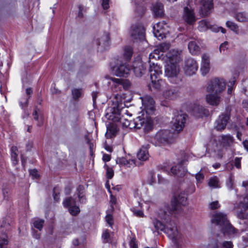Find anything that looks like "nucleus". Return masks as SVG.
I'll use <instances>...</instances> for the list:
<instances>
[{
	"label": "nucleus",
	"mask_w": 248,
	"mask_h": 248,
	"mask_svg": "<svg viewBox=\"0 0 248 248\" xmlns=\"http://www.w3.org/2000/svg\"><path fill=\"white\" fill-rule=\"evenodd\" d=\"M142 107L146 112L149 115L152 114L155 110V102L154 99L150 96H145L141 97Z\"/></svg>",
	"instance_id": "11"
},
{
	"label": "nucleus",
	"mask_w": 248,
	"mask_h": 248,
	"mask_svg": "<svg viewBox=\"0 0 248 248\" xmlns=\"http://www.w3.org/2000/svg\"><path fill=\"white\" fill-rule=\"evenodd\" d=\"M78 197L79 202L81 203H84L86 202V197L85 195V187L83 185H79L77 189Z\"/></svg>",
	"instance_id": "30"
},
{
	"label": "nucleus",
	"mask_w": 248,
	"mask_h": 248,
	"mask_svg": "<svg viewBox=\"0 0 248 248\" xmlns=\"http://www.w3.org/2000/svg\"><path fill=\"white\" fill-rule=\"evenodd\" d=\"M151 83L148 85V87L152 90V88L156 91L160 90L163 86V81L159 77H154L153 78H151Z\"/></svg>",
	"instance_id": "23"
},
{
	"label": "nucleus",
	"mask_w": 248,
	"mask_h": 248,
	"mask_svg": "<svg viewBox=\"0 0 248 248\" xmlns=\"http://www.w3.org/2000/svg\"><path fill=\"white\" fill-rule=\"evenodd\" d=\"M234 140L233 137L230 135H222L220 141L223 147H230L233 144Z\"/></svg>",
	"instance_id": "26"
},
{
	"label": "nucleus",
	"mask_w": 248,
	"mask_h": 248,
	"mask_svg": "<svg viewBox=\"0 0 248 248\" xmlns=\"http://www.w3.org/2000/svg\"><path fill=\"white\" fill-rule=\"evenodd\" d=\"M124 108L120 109V116L122 115H124V114L127 115V116H131L132 114L130 113L128 111L124 108Z\"/></svg>",
	"instance_id": "59"
},
{
	"label": "nucleus",
	"mask_w": 248,
	"mask_h": 248,
	"mask_svg": "<svg viewBox=\"0 0 248 248\" xmlns=\"http://www.w3.org/2000/svg\"><path fill=\"white\" fill-rule=\"evenodd\" d=\"M130 36L136 41H142L145 39V29L141 24L132 25L131 27Z\"/></svg>",
	"instance_id": "6"
},
{
	"label": "nucleus",
	"mask_w": 248,
	"mask_h": 248,
	"mask_svg": "<svg viewBox=\"0 0 248 248\" xmlns=\"http://www.w3.org/2000/svg\"><path fill=\"white\" fill-rule=\"evenodd\" d=\"M85 139H86L87 143H88V144L89 146L91 153H92L93 150V144L91 142V141H90V139H89L88 136H85Z\"/></svg>",
	"instance_id": "61"
},
{
	"label": "nucleus",
	"mask_w": 248,
	"mask_h": 248,
	"mask_svg": "<svg viewBox=\"0 0 248 248\" xmlns=\"http://www.w3.org/2000/svg\"><path fill=\"white\" fill-rule=\"evenodd\" d=\"M7 236L6 234L4 233L1 237H0V248H6L8 241L7 240Z\"/></svg>",
	"instance_id": "42"
},
{
	"label": "nucleus",
	"mask_w": 248,
	"mask_h": 248,
	"mask_svg": "<svg viewBox=\"0 0 248 248\" xmlns=\"http://www.w3.org/2000/svg\"><path fill=\"white\" fill-rule=\"evenodd\" d=\"M227 219L226 214L221 212H216L213 215L211 221L217 225H219L221 228L223 225L226 224Z\"/></svg>",
	"instance_id": "17"
},
{
	"label": "nucleus",
	"mask_w": 248,
	"mask_h": 248,
	"mask_svg": "<svg viewBox=\"0 0 248 248\" xmlns=\"http://www.w3.org/2000/svg\"><path fill=\"white\" fill-rule=\"evenodd\" d=\"M185 20L188 24H191L196 20L193 10L188 7H185L184 9Z\"/></svg>",
	"instance_id": "22"
},
{
	"label": "nucleus",
	"mask_w": 248,
	"mask_h": 248,
	"mask_svg": "<svg viewBox=\"0 0 248 248\" xmlns=\"http://www.w3.org/2000/svg\"><path fill=\"white\" fill-rule=\"evenodd\" d=\"M60 192L57 187L53 189V198L56 202H58L60 199Z\"/></svg>",
	"instance_id": "54"
},
{
	"label": "nucleus",
	"mask_w": 248,
	"mask_h": 248,
	"mask_svg": "<svg viewBox=\"0 0 248 248\" xmlns=\"http://www.w3.org/2000/svg\"><path fill=\"white\" fill-rule=\"evenodd\" d=\"M109 39V35L108 33H105L101 38L97 39L96 43L98 46L101 45L106 46L108 43Z\"/></svg>",
	"instance_id": "34"
},
{
	"label": "nucleus",
	"mask_w": 248,
	"mask_h": 248,
	"mask_svg": "<svg viewBox=\"0 0 248 248\" xmlns=\"http://www.w3.org/2000/svg\"><path fill=\"white\" fill-rule=\"evenodd\" d=\"M230 119V115L228 112L223 113L220 115L216 122L215 128L217 131H222L224 130L228 120Z\"/></svg>",
	"instance_id": "15"
},
{
	"label": "nucleus",
	"mask_w": 248,
	"mask_h": 248,
	"mask_svg": "<svg viewBox=\"0 0 248 248\" xmlns=\"http://www.w3.org/2000/svg\"><path fill=\"white\" fill-rule=\"evenodd\" d=\"M146 8L145 7L142 5H138L136 7V12L138 15V16H141L145 13Z\"/></svg>",
	"instance_id": "47"
},
{
	"label": "nucleus",
	"mask_w": 248,
	"mask_h": 248,
	"mask_svg": "<svg viewBox=\"0 0 248 248\" xmlns=\"http://www.w3.org/2000/svg\"><path fill=\"white\" fill-rule=\"evenodd\" d=\"M209 29L213 31L217 32L219 31H221L223 33H225L226 32V30L221 27H217L215 26H212L211 24V27L209 28Z\"/></svg>",
	"instance_id": "52"
},
{
	"label": "nucleus",
	"mask_w": 248,
	"mask_h": 248,
	"mask_svg": "<svg viewBox=\"0 0 248 248\" xmlns=\"http://www.w3.org/2000/svg\"><path fill=\"white\" fill-rule=\"evenodd\" d=\"M185 162V160H182L177 165L172 167L170 169V173L174 175H177L178 177H183L186 173V170L183 166Z\"/></svg>",
	"instance_id": "19"
},
{
	"label": "nucleus",
	"mask_w": 248,
	"mask_h": 248,
	"mask_svg": "<svg viewBox=\"0 0 248 248\" xmlns=\"http://www.w3.org/2000/svg\"><path fill=\"white\" fill-rule=\"evenodd\" d=\"M130 70L128 64L119 61L111 68L112 73L117 77H126L129 73Z\"/></svg>",
	"instance_id": "7"
},
{
	"label": "nucleus",
	"mask_w": 248,
	"mask_h": 248,
	"mask_svg": "<svg viewBox=\"0 0 248 248\" xmlns=\"http://www.w3.org/2000/svg\"><path fill=\"white\" fill-rule=\"evenodd\" d=\"M200 14L203 16L210 14L213 8V0H200Z\"/></svg>",
	"instance_id": "13"
},
{
	"label": "nucleus",
	"mask_w": 248,
	"mask_h": 248,
	"mask_svg": "<svg viewBox=\"0 0 248 248\" xmlns=\"http://www.w3.org/2000/svg\"><path fill=\"white\" fill-rule=\"evenodd\" d=\"M63 204L65 207H68V208H70V207H72L73 206H74L75 205H76V202L73 198L70 197L66 198L63 201Z\"/></svg>",
	"instance_id": "35"
},
{
	"label": "nucleus",
	"mask_w": 248,
	"mask_h": 248,
	"mask_svg": "<svg viewBox=\"0 0 248 248\" xmlns=\"http://www.w3.org/2000/svg\"><path fill=\"white\" fill-rule=\"evenodd\" d=\"M130 246L131 248H138L136 239L135 237H132L130 242Z\"/></svg>",
	"instance_id": "60"
},
{
	"label": "nucleus",
	"mask_w": 248,
	"mask_h": 248,
	"mask_svg": "<svg viewBox=\"0 0 248 248\" xmlns=\"http://www.w3.org/2000/svg\"><path fill=\"white\" fill-rule=\"evenodd\" d=\"M192 114L196 117H201L207 115L208 111L202 106L194 104L191 108Z\"/></svg>",
	"instance_id": "18"
},
{
	"label": "nucleus",
	"mask_w": 248,
	"mask_h": 248,
	"mask_svg": "<svg viewBox=\"0 0 248 248\" xmlns=\"http://www.w3.org/2000/svg\"><path fill=\"white\" fill-rule=\"evenodd\" d=\"M133 54V50L131 47L125 46L124 49V56L126 60H129Z\"/></svg>",
	"instance_id": "37"
},
{
	"label": "nucleus",
	"mask_w": 248,
	"mask_h": 248,
	"mask_svg": "<svg viewBox=\"0 0 248 248\" xmlns=\"http://www.w3.org/2000/svg\"><path fill=\"white\" fill-rule=\"evenodd\" d=\"M188 47L192 54L196 55L200 51V47L195 41H190L188 44Z\"/></svg>",
	"instance_id": "29"
},
{
	"label": "nucleus",
	"mask_w": 248,
	"mask_h": 248,
	"mask_svg": "<svg viewBox=\"0 0 248 248\" xmlns=\"http://www.w3.org/2000/svg\"><path fill=\"white\" fill-rule=\"evenodd\" d=\"M220 206L219 204L218 201H215L212 202L209 204V207L211 209L214 210L216 209H217Z\"/></svg>",
	"instance_id": "56"
},
{
	"label": "nucleus",
	"mask_w": 248,
	"mask_h": 248,
	"mask_svg": "<svg viewBox=\"0 0 248 248\" xmlns=\"http://www.w3.org/2000/svg\"><path fill=\"white\" fill-rule=\"evenodd\" d=\"M134 214L137 217H143L144 216V214L143 212L141 210H136L135 208H133L131 209Z\"/></svg>",
	"instance_id": "57"
},
{
	"label": "nucleus",
	"mask_w": 248,
	"mask_h": 248,
	"mask_svg": "<svg viewBox=\"0 0 248 248\" xmlns=\"http://www.w3.org/2000/svg\"><path fill=\"white\" fill-rule=\"evenodd\" d=\"M174 117L173 118L171 124L172 128L176 131L180 132L183 130L185 126L187 115L183 113L182 111H175L174 112Z\"/></svg>",
	"instance_id": "4"
},
{
	"label": "nucleus",
	"mask_w": 248,
	"mask_h": 248,
	"mask_svg": "<svg viewBox=\"0 0 248 248\" xmlns=\"http://www.w3.org/2000/svg\"><path fill=\"white\" fill-rule=\"evenodd\" d=\"M153 223L155 229L157 231H163L165 229V224H163L161 221L157 219H155Z\"/></svg>",
	"instance_id": "38"
},
{
	"label": "nucleus",
	"mask_w": 248,
	"mask_h": 248,
	"mask_svg": "<svg viewBox=\"0 0 248 248\" xmlns=\"http://www.w3.org/2000/svg\"><path fill=\"white\" fill-rule=\"evenodd\" d=\"M109 233L108 230L105 231L102 234V238L103 239V242L105 243H108L109 241Z\"/></svg>",
	"instance_id": "51"
},
{
	"label": "nucleus",
	"mask_w": 248,
	"mask_h": 248,
	"mask_svg": "<svg viewBox=\"0 0 248 248\" xmlns=\"http://www.w3.org/2000/svg\"><path fill=\"white\" fill-rule=\"evenodd\" d=\"M69 211L70 213L73 216L77 215L80 212V209L78 206H76V204L72 207L69 208Z\"/></svg>",
	"instance_id": "48"
},
{
	"label": "nucleus",
	"mask_w": 248,
	"mask_h": 248,
	"mask_svg": "<svg viewBox=\"0 0 248 248\" xmlns=\"http://www.w3.org/2000/svg\"><path fill=\"white\" fill-rule=\"evenodd\" d=\"M226 26L234 32H237L238 31V26L232 21H228L226 23Z\"/></svg>",
	"instance_id": "43"
},
{
	"label": "nucleus",
	"mask_w": 248,
	"mask_h": 248,
	"mask_svg": "<svg viewBox=\"0 0 248 248\" xmlns=\"http://www.w3.org/2000/svg\"><path fill=\"white\" fill-rule=\"evenodd\" d=\"M147 64L141 60H137L134 62L133 70L137 77H141L147 72Z\"/></svg>",
	"instance_id": "10"
},
{
	"label": "nucleus",
	"mask_w": 248,
	"mask_h": 248,
	"mask_svg": "<svg viewBox=\"0 0 248 248\" xmlns=\"http://www.w3.org/2000/svg\"><path fill=\"white\" fill-rule=\"evenodd\" d=\"M198 68L197 62L194 59L189 58L185 61L184 70L187 75L191 76L195 74Z\"/></svg>",
	"instance_id": "12"
},
{
	"label": "nucleus",
	"mask_w": 248,
	"mask_h": 248,
	"mask_svg": "<svg viewBox=\"0 0 248 248\" xmlns=\"http://www.w3.org/2000/svg\"><path fill=\"white\" fill-rule=\"evenodd\" d=\"M18 149L17 147L12 146L11 148V159L14 165H16L18 163Z\"/></svg>",
	"instance_id": "31"
},
{
	"label": "nucleus",
	"mask_w": 248,
	"mask_h": 248,
	"mask_svg": "<svg viewBox=\"0 0 248 248\" xmlns=\"http://www.w3.org/2000/svg\"><path fill=\"white\" fill-rule=\"evenodd\" d=\"M187 204V198L185 192H181L175 196L171 202L170 206L166 207L164 209H160L158 213V216L160 218L169 220L170 215L176 216L180 214L183 211L182 206H185Z\"/></svg>",
	"instance_id": "2"
},
{
	"label": "nucleus",
	"mask_w": 248,
	"mask_h": 248,
	"mask_svg": "<svg viewBox=\"0 0 248 248\" xmlns=\"http://www.w3.org/2000/svg\"><path fill=\"white\" fill-rule=\"evenodd\" d=\"M118 129L116 125H111L107 127V131L106 135L108 138H111L116 136Z\"/></svg>",
	"instance_id": "32"
},
{
	"label": "nucleus",
	"mask_w": 248,
	"mask_h": 248,
	"mask_svg": "<svg viewBox=\"0 0 248 248\" xmlns=\"http://www.w3.org/2000/svg\"><path fill=\"white\" fill-rule=\"evenodd\" d=\"M167 57L169 60V63L176 64L181 60V51L175 49L170 50L167 54Z\"/></svg>",
	"instance_id": "20"
},
{
	"label": "nucleus",
	"mask_w": 248,
	"mask_h": 248,
	"mask_svg": "<svg viewBox=\"0 0 248 248\" xmlns=\"http://www.w3.org/2000/svg\"><path fill=\"white\" fill-rule=\"evenodd\" d=\"M38 111H39V109L36 107L34 108V110L32 113V116H33V119L36 121H38V119H39Z\"/></svg>",
	"instance_id": "64"
},
{
	"label": "nucleus",
	"mask_w": 248,
	"mask_h": 248,
	"mask_svg": "<svg viewBox=\"0 0 248 248\" xmlns=\"http://www.w3.org/2000/svg\"><path fill=\"white\" fill-rule=\"evenodd\" d=\"M170 46V44L167 43H163L159 45L156 49H158V53H159L160 52H164L166 51L169 49Z\"/></svg>",
	"instance_id": "41"
},
{
	"label": "nucleus",
	"mask_w": 248,
	"mask_h": 248,
	"mask_svg": "<svg viewBox=\"0 0 248 248\" xmlns=\"http://www.w3.org/2000/svg\"><path fill=\"white\" fill-rule=\"evenodd\" d=\"M121 118V119L119 121H121L124 126L128 127L130 123V120H128L127 118H124V115H122Z\"/></svg>",
	"instance_id": "55"
},
{
	"label": "nucleus",
	"mask_w": 248,
	"mask_h": 248,
	"mask_svg": "<svg viewBox=\"0 0 248 248\" xmlns=\"http://www.w3.org/2000/svg\"><path fill=\"white\" fill-rule=\"evenodd\" d=\"M195 177L197 180V181L198 183H200L202 182V181L203 180L204 178V175L202 172H199L196 174Z\"/></svg>",
	"instance_id": "58"
},
{
	"label": "nucleus",
	"mask_w": 248,
	"mask_h": 248,
	"mask_svg": "<svg viewBox=\"0 0 248 248\" xmlns=\"http://www.w3.org/2000/svg\"><path fill=\"white\" fill-rule=\"evenodd\" d=\"M83 93L81 89H74L72 90V94L74 100H77L82 95Z\"/></svg>",
	"instance_id": "36"
},
{
	"label": "nucleus",
	"mask_w": 248,
	"mask_h": 248,
	"mask_svg": "<svg viewBox=\"0 0 248 248\" xmlns=\"http://www.w3.org/2000/svg\"><path fill=\"white\" fill-rule=\"evenodd\" d=\"M226 224H224L221 228V232L224 235H230L236 233V230L229 223L228 220Z\"/></svg>",
	"instance_id": "28"
},
{
	"label": "nucleus",
	"mask_w": 248,
	"mask_h": 248,
	"mask_svg": "<svg viewBox=\"0 0 248 248\" xmlns=\"http://www.w3.org/2000/svg\"><path fill=\"white\" fill-rule=\"evenodd\" d=\"M234 165L238 169L241 168V158L236 157L235 158Z\"/></svg>",
	"instance_id": "63"
},
{
	"label": "nucleus",
	"mask_w": 248,
	"mask_h": 248,
	"mask_svg": "<svg viewBox=\"0 0 248 248\" xmlns=\"http://www.w3.org/2000/svg\"><path fill=\"white\" fill-rule=\"evenodd\" d=\"M179 95L178 88L173 86H167L163 89L162 96L165 100H174Z\"/></svg>",
	"instance_id": "9"
},
{
	"label": "nucleus",
	"mask_w": 248,
	"mask_h": 248,
	"mask_svg": "<svg viewBox=\"0 0 248 248\" xmlns=\"http://www.w3.org/2000/svg\"><path fill=\"white\" fill-rule=\"evenodd\" d=\"M149 145L143 146L139 150L137 154V157L140 160L145 161L147 160L149 157L148 153Z\"/></svg>",
	"instance_id": "27"
},
{
	"label": "nucleus",
	"mask_w": 248,
	"mask_h": 248,
	"mask_svg": "<svg viewBox=\"0 0 248 248\" xmlns=\"http://www.w3.org/2000/svg\"><path fill=\"white\" fill-rule=\"evenodd\" d=\"M159 58H160V55H159V53H158V49H155L154 52L153 53H151L149 55V63L153 62H151V59H159Z\"/></svg>",
	"instance_id": "46"
},
{
	"label": "nucleus",
	"mask_w": 248,
	"mask_h": 248,
	"mask_svg": "<svg viewBox=\"0 0 248 248\" xmlns=\"http://www.w3.org/2000/svg\"><path fill=\"white\" fill-rule=\"evenodd\" d=\"M179 73L178 65L173 63H169L165 66V75L169 78L176 77Z\"/></svg>",
	"instance_id": "14"
},
{
	"label": "nucleus",
	"mask_w": 248,
	"mask_h": 248,
	"mask_svg": "<svg viewBox=\"0 0 248 248\" xmlns=\"http://www.w3.org/2000/svg\"><path fill=\"white\" fill-rule=\"evenodd\" d=\"M105 168L107 170L106 176L107 178L110 179L114 175V171L111 168L109 167L107 164L104 166Z\"/></svg>",
	"instance_id": "45"
},
{
	"label": "nucleus",
	"mask_w": 248,
	"mask_h": 248,
	"mask_svg": "<svg viewBox=\"0 0 248 248\" xmlns=\"http://www.w3.org/2000/svg\"><path fill=\"white\" fill-rule=\"evenodd\" d=\"M173 134L169 130H162L158 132L155 136V140L157 143L165 145L173 141Z\"/></svg>",
	"instance_id": "5"
},
{
	"label": "nucleus",
	"mask_w": 248,
	"mask_h": 248,
	"mask_svg": "<svg viewBox=\"0 0 248 248\" xmlns=\"http://www.w3.org/2000/svg\"><path fill=\"white\" fill-rule=\"evenodd\" d=\"M210 69L209 57L207 55L204 54L202 56V66L201 68L202 75L203 76L206 75L209 72Z\"/></svg>",
	"instance_id": "21"
},
{
	"label": "nucleus",
	"mask_w": 248,
	"mask_h": 248,
	"mask_svg": "<svg viewBox=\"0 0 248 248\" xmlns=\"http://www.w3.org/2000/svg\"><path fill=\"white\" fill-rule=\"evenodd\" d=\"M109 0H102V6L104 9H108L109 8Z\"/></svg>",
	"instance_id": "62"
},
{
	"label": "nucleus",
	"mask_w": 248,
	"mask_h": 248,
	"mask_svg": "<svg viewBox=\"0 0 248 248\" xmlns=\"http://www.w3.org/2000/svg\"><path fill=\"white\" fill-rule=\"evenodd\" d=\"M112 104L106 110L105 117L113 122H119L121 119L120 117V109L124 108V104L119 101L116 96L112 101Z\"/></svg>",
	"instance_id": "3"
},
{
	"label": "nucleus",
	"mask_w": 248,
	"mask_h": 248,
	"mask_svg": "<svg viewBox=\"0 0 248 248\" xmlns=\"http://www.w3.org/2000/svg\"><path fill=\"white\" fill-rule=\"evenodd\" d=\"M44 220L43 219H37L34 221L33 226L35 228L41 231L44 226Z\"/></svg>",
	"instance_id": "44"
},
{
	"label": "nucleus",
	"mask_w": 248,
	"mask_h": 248,
	"mask_svg": "<svg viewBox=\"0 0 248 248\" xmlns=\"http://www.w3.org/2000/svg\"><path fill=\"white\" fill-rule=\"evenodd\" d=\"M226 82L223 78H215L208 83L206 90L210 93L206 95V99L208 104L217 106L220 100L219 94L226 88Z\"/></svg>",
	"instance_id": "1"
},
{
	"label": "nucleus",
	"mask_w": 248,
	"mask_h": 248,
	"mask_svg": "<svg viewBox=\"0 0 248 248\" xmlns=\"http://www.w3.org/2000/svg\"><path fill=\"white\" fill-rule=\"evenodd\" d=\"M136 129H140L144 126L145 130H149L151 128L152 125L150 122H147L144 118H141L140 116L137 117L136 119Z\"/></svg>",
	"instance_id": "24"
},
{
	"label": "nucleus",
	"mask_w": 248,
	"mask_h": 248,
	"mask_svg": "<svg viewBox=\"0 0 248 248\" xmlns=\"http://www.w3.org/2000/svg\"><path fill=\"white\" fill-rule=\"evenodd\" d=\"M211 27L210 23L206 19L202 20L199 22V30L201 31H206Z\"/></svg>",
	"instance_id": "33"
},
{
	"label": "nucleus",
	"mask_w": 248,
	"mask_h": 248,
	"mask_svg": "<svg viewBox=\"0 0 248 248\" xmlns=\"http://www.w3.org/2000/svg\"><path fill=\"white\" fill-rule=\"evenodd\" d=\"M172 215H170L169 220L168 221L165 219H161L163 220L165 223V227L163 232L166 233L170 239H173L177 236L178 231L176 224L171 220V216Z\"/></svg>",
	"instance_id": "8"
},
{
	"label": "nucleus",
	"mask_w": 248,
	"mask_h": 248,
	"mask_svg": "<svg viewBox=\"0 0 248 248\" xmlns=\"http://www.w3.org/2000/svg\"><path fill=\"white\" fill-rule=\"evenodd\" d=\"M228 42L226 41L224 43H222L219 46V51L220 53H225L226 51L227 50L228 47H227V46L228 45Z\"/></svg>",
	"instance_id": "53"
},
{
	"label": "nucleus",
	"mask_w": 248,
	"mask_h": 248,
	"mask_svg": "<svg viewBox=\"0 0 248 248\" xmlns=\"http://www.w3.org/2000/svg\"><path fill=\"white\" fill-rule=\"evenodd\" d=\"M226 185L229 189L230 190H232L234 188V180L233 177L232 176H230L228 178L227 182Z\"/></svg>",
	"instance_id": "50"
},
{
	"label": "nucleus",
	"mask_w": 248,
	"mask_h": 248,
	"mask_svg": "<svg viewBox=\"0 0 248 248\" xmlns=\"http://www.w3.org/2000/svg\"><path fill=\"white\" fill-rule=\"evenodd\" d=\"M151 10L155 18H162L164 16V6L161 2L156 1L153 3Z\"/></svg>",
	"instance_id": "16"
},
{
	"label": "nucleus",
	"mask_w": 248,
	"mask_h": 248,
	"mask_svg": "<svg viewBox=\"0 0 248 248\" xmlns=\"http://www.w3.org/2000/svg\"><path fill=\"white\" fill-rule=\"evenodd\" d=\"M235 18L240 22H245L248 20V16L244 12L238 13L236 15Z\"/></svg>",
	"instance_id": "39"
},
{
	"label": "nucleus",
	"mask_w": 248,
	"mask_h": 248,
	"mask_svg": "<svg viewBox=\"0 0 248 248\" xmlns=\"http://www.w3.org/2000/svg\"><path fill=\"white\" fill-rule=\"evenodd\" d=\"M116 162L117 164L122 165H127L128 164L130 163V160H127L124 157H120L117 158L116 160Z\"/></svg>",
	"instance_id": "49"
},
{
	"label": "nucleus",
	"mask_w": 248,
	"mask_h": 248,
	"mask_svg": "<svg viewBox=\"0 0 248 248\" xmlns=\"http://www.w3.org/2000/svg\"><path fill=\"white\" fill-rule=\"evenodd\" d=\"M149 72L150 74V78H153L154 77H159L162 74V70L159 65L155 64V62L150 63Z\"/></svg>",
	"instance_id": "25"
},
{
	"label": "nucleus",
	"mask_w": 248,
	"mask_h": 248,
	"mask_svg": "<svg viewBox=\"0 0 248 248\" xmlns=\"http://www.w3.org/2000/svg\"><path fill=\"white\" fill-rule=\"evenodd\" d=\"M218 183L219 181L217 177H212L209 179L208 185L213 188H217L219 187Z\"/></svg>",
	"instance_id": "40"
}]
</instances>
